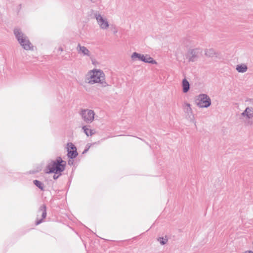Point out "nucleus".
<instances>
[{"label":"nucleus","instance_id":"25","mask_svg":"<svg viewBox=\"0 0 253 253\" xmlns=\"http://www.w3.org/2000/svg\"><path fill=\"white\" fill-rule=\"evenodd\" d=\"M87 151V150H85L84 152H86Z\"/></svg>","mask_w":253,"mask_h":253},{"label":"nucleus","instance_id":"17","mask_svg":"<svg viewBox=\"0 0 253 253\" xmlns=\"http://www.w3.org/2000/svg\"><path fill=\"white\" fill-rule=\"evenodd\" d=\"M216 53L213 48L207 49L205 50V55L208 57H213Z\"/></svg>","mask_w":253,"mask_h":253},{"label":"nucleus","instance_id":"22","mask_svg":"<svg viewBox=\"0 0 253 253\" xmlns=\"http://www.w3.org/2000/svg\"><path fill=\"white\" fill-rule=\"evenodd\" d=\"M243 253H253V251H251V250H248V251H245Z\"/></svg>","mask_w":253,"mask_h":253},{"label":"nucleus","instance_id":"9","mask_svg":"<svg viewBox=\"0 0 253 253\" xmlns=\"http://www.w3.org/2000/svg\"><path fill=\"white\" fill-rule=\"evenodd\" d=\"M183 107L185 119L190 122L195 124V115L191 105L189 103L184 102Z\"/></svg>","mask_w":253,"mask_h":253},{"label":"nucleus","instance_id":"11","mask_svg":"<svg viewBox=\"0 0 253 253\" xmlns=\"http://www.w3.org/2000/svg\"><path fill=\"white\" fill-rule=\"evenodd\" d=\"M78 53L81 56L91 57V53L86 47L78 43L76 47Z\"/></svg>","mask_w":253,"mask_h":253},{"label":"nucleus","instance_id":"10","mask_svg":"<svg viewBox=\"0 0 253 253\" xmlns=\"http://www.w3.org/2000/svg\"><path fill=\"white\" fill-rule=\"evenodd\" d=\"M201 53V50L200 48L191 49L187 52L186 58L190 62H195L197 60Z\"/></svg>","mask_w":253,"mask_h":253},{"label":"nucleus","instance_id":"7","mask_svg":"<svg viewBox=\"0 0 253 253\" xmlns=\"http://www.w3.org/2000/svg\"><path fill=\"white\" fill-rule=\"evenodd\" d=\"M79 114L82 120L87 124H90L94 121L95 113L92 110L82 109L80 111Z\"/></svg>","mask_w":253,"mask_h":253},{"label":"nucleus","instance_id":"15","mask_svg":"<svg viewBox=\"0 0 253 253\" xmlns=\"http://www.w3.org/2000/svg\"><path fill=\"white\" fill-rule=\"evenodd\" d=\"M182 91L184 93L187 92L190 88V84L189 82L186 79H184L182 82Z\"/></svg>","mask_w":253,"mask_h":253},{"label":"nucleus","instance_id":"8","mask_svg":"<svg viewBox=\"0 0 253 253\" xmlns=\"http://www.w3.org/2000/svg\"><path fill=\"white\" fill-rule=\"evenodd\" d=\"M197 105L200 108H208L211 105V99L206 94H200L197 96Z\"/></svg>","mask_w":253,"mask_h":253},{"label":"nucleus","instance_id":"14","mask_svg":"<svg viewBox=\"0 0 253 253\" xmlns=\"http://www.w3.org/2000/svg\"><path fill=\"white\" fill-rule=\"evenodd\" d=\"M236 70L239 73H244L247 71L248 67L245 64H238L236 66Z\"/></svg>","mask_w":253,"mask_h":253},{"label":"nucleus","instance_id":"19","mask_svg":"<svg viewBox=\"0 0 253 253\" xmlns=\"http://www.w3.org/2000/svg\"><path fill=\"white\" fill-rule=\"evenodd\" d=\"M34 183L35 185H36L38 187H39L42 190H43V187H44L43 184L41 181H40L38 180H35L34 181Z\"/></svg>","mask_w":253,"mask_h":253},{"label":"nucleus","instance_id":"18","mask_svg":"<svg viewBox=\"0 0 253 253\" xmlns=\"http://www.w3.org/2000/svg\"><path fill=\"white\" fill-rule=\"evenodd\" d=\"M158 241L160 242L161 245H164L166 244L168 241L167 237H159L157 239Z\"/></svg>","mask_w":253,"mask_h":253},{"label":"nucleus","instance_id":"3","mask_svg":"<svg viewBox=\"0 0 253 253\" xmlns=\"http://www.w3.org/2000/svg\"><path fill=\"white\" fill-rule=\"evenodd\" d=\"M66 162L62 160L60 157H58L54 161L52 162L48 166L49 172L56 173L58 174L63 171L65 169Z\"/></svg>","mask_w":253,"mask_h":253},{"label":"nucleus","instance_id":"6","mask_svg":"<svg viewBox=\"0 0 253 253\" xmlns=\"http://www.w3.org/2000/svg\"><path fill=\"white\" fill-rule=\"evenodd\" d=\"M131 59L133 61H136V60H138L147 63H150L152 64H157V62L155 60H154V59L152 57H151L149 55L141 54L136 52H133L131 54Z\"/></svg>","mask_w":253,"mask_h":253},{"label":"nucleus","instance_id":"2","mask_svg":"<svg viewBox=\"0 0 253 253\" xmlns=\"http://www.w3.org/2000/svg\"><path fill=\"white\" fill-rule=\"evenodd\" d=\"M14 34L20 45L25 50H31L33 48L28 37L18 28L14 30Z\"/></svg>","mask_w":253,"mask_h":253},{"label":"nucleus","instance_id":"4","mask_svg":"<svg viewBox=\"0 0 253 253\" xmlns=\"http://www.w3.org/2000/svg\"><path fill=\"white\" fill-rule=\"evenodd\" d=\"M240 119L242 120L245 126L253 125V108L248 107L241 114Z\"/></svg>","mask_w":253,"mask_h":253},{"label":"nucleus","instance_id":"5","mask_svg":"<svg viewBox=\"0 0 253 253\" xmlns=\"http://www.w3.org/2000/svg\"><path fill=\"white\" fill-rule=\"evenodd\" d=\"M94 17L99 28L102 30H107L110 26L109 21L107 17L103 14L96 11L94 13Z\"/></svg>","mask_w":253,"mask_h":253},{"label":"nucleus","instance_id":"13","mask_svg":"<svg viewBox=\"0 0 253 253\" xmlns=\"http://www.w3.org/2000/svg\"><path fill=\"white\" fill-rule=\"evenodd\" d=\"M39 212H42V218L39 220H38L36 222V224L39 225L42 222V221L43 219H44L46 216V206L44 205L41 206L39 210Z\"/></svg>","mask_w":253,"mask_h":253},{"label":"nucleus","instance_id":"12","mask_svg":"<svg viewBox=\"0 0 253 253\" xmlns=\"http://www.w3.org/2000/svg\"><path fill=\"white\" fill-rule=\"evenodd\" d=\"M67 146L68 157L71 159L76 158L78 155V153L75 145L72 143H68L67 144Z\"/></svg>","mask_w":253,"mask_h":253},{"label":"nucleus","instance_id":"20","mask_svg":"<svg viewBox=\"0 0 253 253\" xmlns=\"http://www.w3.org/2000/svg\"><path fill=\"white\" fill-rule=\"evenodd\" d=\"M89 58L91 60L92 64L95 66H96L99 64L98 62L93 57L92 55H91V57H89Z\"/></svg>","mask_w":253,"mask_h":253},{"label":"nucleus","instance_id":"24","mask_svg":"<svg viewBox=\"0 0 253 253\" xmlns=\"http://www.w3.org/2000/svg\"><path fill=\"white\" fill-rule=\"evenodd\" d=\"M117 30H116V31L114 32V33H117Z\"/></svg>","mask_w":253,"mask_h":253},{"label":"nucleus","instance_id":"21","mask_svg":"<svg viewBox=\"0 0 253 253\" xmlns=\"http://www.w3.org/2000/svg\"><path fill=\"white\" fill-rule=\"evenodd\" d=\"M58 174H56V173H55V174L53 175V178H54V179H56L57 178H58V177L59 176V175H61V173H58Z\"/></svg>","mask_w":253,"mask_h":253},{"label":"nucleus","instance_id":"16","mask_svg":"<svg viewBox=\"0 0 253 253\" xmlns=\"http://www.w3.org/2000/svg\"><path fill=\"white\" fill-rule=\"evenodd\" d=\"M82 129L84 130V133L87 136H91L94 134L93 130L89 129L87 126H84L82 127Z\"/></svg>","mask_w":253,"mask_h":253},{"label":"nucleus","instance_id":"23","mask_svg":"<svg viewBox=\"0 0 253 253\" xmlns=\"http://www.w3.org/2000/svg\"><path fill=\"white\" fill-rule=\"evenodd\" d=\"M58 50L61 52L63 51V48L61 46L58 48Z\"/></svg>","mask_w":253,"mask_h":253},{"label":"nucleus","instance_id":"1","mask_svg":"<svg viewBox=\"0 0 253 253\" xmlns=\"http://www.w3.org/2000/svg\"><path fill=\"white\" fill-rule=\"evenodd\" d=\"M85 82L90 85L99 84L103 87L108 85L105 80V74L100 69H94L89 71L86 75Z\"/></svg>","mask_w":253,"mask_h":253}]
</instances>
